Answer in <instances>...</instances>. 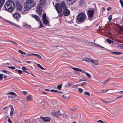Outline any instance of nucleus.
<instances>
[{"instance_id":"f257e3e1","label":"nucleus","mask_w":123,"mask_h":123,"mask_svg":"<svg viewBox=\"0 0 123 123\" xmlns=\"http://www.w3.org/2000/svg\"><path fill=\"white\" fill-rule=\"evenodd\" d=\"M5 9L7 11L12 12L15 7V4L13 1L8 0L6 2L4 5Z\"/></svg>"},{"instance_id":"f03ea898","label":"nucleus","mask_w":123,"mask_h":123,"mask_svg":"<svg viewBox=\"0 0 123 123\" xmlns=\"http://www.w3.org/2000/svg\"><path fill=\"white\" fill-rule=\"evenodd\" d=\"M36 3L33 0H27L24 5V11H27L31 8L34 7Z\"/></svg>"},{"instance_id":"7ed1b4c3","label":"nucleus","mask_w":123,"mask_h":123,"mask_svg":"<svg viewBox=\"0 0 123 123\" xmlns=\"http://www.w3.org/2000/svg\"><path fill=\"white\" fill-rule=\"evenodd\" d=\"M86 17V15L84 13L80 12L77 16V19L79 22H82L85 19Z\"/></svg>"},{"instance_id":"20e7f679","label":"nucleus","mask_w":123,"mask_h":123,"mask_svg":"<svg viewBox=\"0 0 123 123\" xmlns=\"http://www.w3.org/2000/svg\"><path fill=\"white\" fill-rule=\"evenodd\" d=\"M94 12V10L92 9L91 10H89L88 11L87 13V15L88 16V18L90 20L93 16Z\"/></svg>"},{"instance_id":"39448f33","label":"nucleus","mask_w":123,"mask_h":123,"mask_svg":"<svg viewBox=\"0 0 123 123\" xmlns=\"http://www.w3.org/2000/svg\"><path fill=\"white\" fill-rule=\"evenodd\" d=\"M61 5L57 3L55 6V9L59 13H61L62 11V7Z\"/></svg>"},{"instance_id":"423d86ee","label":"nucleus","mask_w":123,"mask_h":123,"mask_svg":"<svg viewBox=\"0 0 123 123\" xmlns=\"http://www.w3.org/2000/svg\"><path fill=\"white\" fill-rule=\"evenodd\" d=\"M43 21V24L45 25L48 24V20L46 18V15L45 13H44L42 16Z\"/></svg>"},{"instance_id":"0eeeda50","label":"nucleus","mask_w":123,"mask_h":123,"mask_svg":"<svg viewBox=\"0 0 123 123\" xmlns=\"http://www.w3.org/2000/svg\"><path fill=\"white\" fill-rule=\"evenodd\" d=\"M16 6V9L17 11H20L22 10V6L19 2H17Z\"/></svg>"},{"instance_id":"6e6552de","label":"nucleus","mask_w":123,"mask_h":123,"mask_svg":"<svg viewBox=\"0 0 123 123\" xmlns=\"http://www.w3.org/2000/svg\"><path fill=\"white\" fill-rule=\"evenodd\" d=\"M13 16L18 21V19L20 17L21 15L19 13L15 12L13 15Z\"/></svg>"},{"instance_id":"1a4fd4ad","label":"nucleus","mask_w":123,"mask_h":123,"mask_svg":"<svg viewBox=\"0 0 123 123\" xmlns=\"http://www.w3.org/2000/svg\"><path fill=\"white\" fill-rule=\"evenodd\" d=\"M32 17L35 18V19L37 21H39L40 25L39 28H41L42 26L41 25L42 22L40 20V19L39 17L36 15H34L32 16Z\"/></svg>"},{"instance_id":"9d476101","label":"nucleus","mask_w":123,"mask_h":123,"mask_svg":"<svg viewBox=\"0 0 123 123\" xmlns=\"http://www.w3.org/2000/svg\"><path fill=\"white\" fill-rule=\"evenodd\" d=\"M36 11L39 15H41L42 13V9L41 6H38L37 8Z\"/></svg>"},{"instance_id":"9b49d317","label":"nucleus","mask_w":123,"mask_h":123,"mask_svg":"<svg viewBox=\"0 0 123 123\" xmlns=\"http://www.w3.org/2000/svg\"><path fill=\"white\" fill-rule=\"evenodd\" d=\"M69 11L67 8L64 9L63 11V14L64 16H66L70 14Z\"/></svg>"},{"instance_id":"f8f14e48","label":"nucleus","mask_w":123,"mask_h":123,"mask_svg":"<svg viewBox=\"0 0 123 123\" xmlns=\"http://www.w3.org/2000/svg\"><path fill=\"white\" fill-rule=\"evenodd\" d=\"M72 68L74 70L76 71L80 72L86 74V73L85 71L78 68Z\"/></svg>"},{"instance_id":"ddd939ff","label":"nucleus","mask_w":123,"mask_h":123,"mask_svg":"<svg viewBox=\"0 0 123 123\" xmlns=\"http://www.w3.org/2000/svg\"><path fill=\"white\" fill-rule=\"evenodd\" d=\"M40 118L42 119L45 122H49L50 121L51 118L49 117H40Z\"/></svg>"},{"instance_id":"4468645a","label":"nucleus","mask_w":123,"mask_h":123,"mask_svg":"<svg viewBox=\"0 0 123 123\" xmlns=\"http://www.w3.org/2000/svg\"><path fill=\"white\" fill-rule=\"evenodd\" d=\"M24 42L27 43H28L32 42V39L31 38H29L24 39Z\"/></svg>"},{"instance_id":"2eb2a0df","label":"nucleus","mask_w":123,"mask_h":123,"mask_svg":"<svg viewBox=\"0 0 123 123\" xmlns=\"http://www.w3.org/2000/svg\"><path fill=\"white\" fill-rule=\"evenodd\" d=\"M67 3L69 5H72L73 3L76 0H66Z\"/></svg>"},{"instance_id":"dca6fc26","label":"nucleus","mask_w":123,"mask_h":123,"mask_svg":"<svg viewBox=\"0 0 123 123\" xmlns=\"http://www.w3.org/2000/svg\"><path fill=\"white\" fill-rule=\"evenodd\" d=\"M60 4L61 5L62 8L63 9H64L67 8L66 5L64 2H61L60 3Z\"/></svg>"},{"instance_id":"f3484780","label":"nucleus","mask_w":123,"mask_h":123,"mask_svg":"<svg viewBox=\"0 0 123 123\" xmlns=\"http://www.w3.org/2000/svg\"><path fill=\"white\" fill-rule=\"evenodd\" d=\"M32 96L31 95H30L28 96L26 98V100L28 101H31L33 100Z\"/></svg>"},{"instance_id":"a211bd4d","label":"nucleus","mask_w":123,"mask_h":123,"mask_svg":"<svg viewBox=\"0 0 123 123\" xmlns=\"http://www.w3.org/2000/svg\"><path fill=\"white\" fill-rule=\"evenodd\" d=\"M90 62H92L93 64L94 65H98V61H97L93 60L91 59Z\"/></svg>"},{"instance_id":"6ab92c4d","label":"nucleus","mask_w":123,"mask_h":123,"mask_svg":"<svg viewBox=\"0 0 123 123\" xmlns=\"http://www.w3.org/2000/svg\"><path fill=\"white\" fill-rule=\"evenodd\" d=\"M5 0H0V8H1L3 6Z\"/></svg>"},{"instance_id":"aec40b11","label":"nucleus","mask_w":123,"mask_h":123,"mask_svg":"<svg viewBox=\"0 0 123 123\" xmlns=\"http://www.w3.org/2000/svg\"><path fill=\"white\" fill-rule=\"evenodd\" d=\"M91 59L85 57L83 58V60L85 61L89 62L90 61Z\"/></svg>"},{"instance_id":"412c9836","label":"nucleus","mask_w":123,"mask_h":123,"mask_svg":"<svg viewBox=\"0 0 123 123\" xmlns=\"http://www.w3.org/2000/svg\"><path fill=\"white\" fill-rule=\"evenodd\" d=\"M11 106V111L10 113V114L11 116L13 115V111L14 110V109L13 107L11 105H10Z\"/></svg>"},{"instance_id":"4be33fe9","label":"nucleus","mask_w":123,"mask_h":123,"mask_svg":"<svg viewBox=\"0 0 123 123\" xmlns=\"http://www.w3.org/2000/svg\"><path fill=\"white\" fill-rule=\"evenodd\" d=\"M111 52L112 53L114 54L117 55H120L122 53L121 52Z\"/></svg>"},{"instance_id":"5701e85b","label":"nucleus","mask_w":123,"mask_h":123,"mask_svg":"<svg viewBox=\"0 0 123 123\" xmlns=\"http://www.w3.org/2000/svg\"><path fill=\"white\" fill-rule=\"evenodd\" d=\"M45 3V0H40V4L41 5H44Z\"/></svg>"},{"instance_id":"b1692460","label":"nucleus","mask_w":123,"mask_h":123,"mask_svg":"<svg viewBox=\"0 0 123 123\" xmlns=\"http://www.w3.org/2000/svg\"><path fill=\"white\" fill-rule=\"evenodd\" d=\"M18 52L21 54H25V55L27 56V54L21 50H18Z\"/></svg>"},{"instance_id":"393cba45","label":"nucleus","mask_w":123,"mask_h":123,"mask_svg":"<svg viewBox=\"0 0 123 123\" xmlns=\"http://www.w3.org/2000/svg\"><path fill=\"white\" fill-rule=\"evenodd\" d=\"M72 85H73V84L71 83H67L66 84L65 86L66 87H69Z\"/></svg>"},{"instance_id":"a878e982","label":"nucleus","mask_w":123,"mask_h":123,"mask_svg":"<svg viewBox=\"0 0 123 123\" xmlns=\"http://www.w3.org/2000/svg\"><path fill=\"white\" fill-rule=\"evenodd\" d=\"M50 91L52 92H58L60 93H62V92H59L56 90L54 89L51 90H50Z\"/></svg>"},{"instance_id":"bb28decb","label":"nucleus","mask_w":123,"mask_h":123,"mask_svg":"<svg viewBox=\"0 0 123 123\" xmlns=\"http://www.w3.org/2000/svg\"><path fill=\"white\" fill-rule=\"evenodd\" d=\"M8 94L12 95L13 96H16V93L12 92H9L8 93Z\"/></svg>"},{"instance_id":"cd10ccee","label":"nucleus","mask_w":123,"mask_h":123,"mask_svg":"<svg viewBox=\"0 0 123 123\" xmlns=\"http://www.w3.org/2000/svg\"><path fill=\"white\" fill-rule=\"evenodd\" d=\"M33 46L35 47H38L39 46L37 42H34V44L33 45Z\"/></svg>"},{"instance_id":"c85d7f7f","label":"nucleus","mask_w":123,"mask_h":123,"mask_svg":"<svg viewBox=\"0 0 123 123\" xmlns=\"http://www.w3.org/2000/svg\"><path fill=\"white\" fill-rule=\"evenodd\" d=\"M37 67L40 68L42 69L43 70H44L45 69V68H44L42 67L39 64H37Z\"/></svg>"},{"instance_id":"c756f323","label":"nucleus","mask_w":123,"mask_h":123,"mask_svg":"<svg viewBox=\"0 0 123 123\" xmlns=\"http://www.w3.org/2000/svg\"><path fill=\"white\" fill-rule=\"evenodd\" d=\"M62 84H63L62 83L61 84H60L57 85V89H60L62 88Z\"/></svg>"},{"instance_id":"7c9ffc66","label":"nucleus","mask_w":123,"mask_h":123,"mask_svg":"<svg viewBox=\"0 0 123 123\" xmlns=\"http://www.w3.org/2000/svg\"><path fill=\"white\" fill-rule=\"evenodd\" d=\"M25 27L28 29H30L31 28V26L30 25L26 24L25 25Z\"/></svg>"},{"instance_id":"2f4dec72","label":"nucleus","mask_w":123,"mask_h":123,"mask_svg":"<svg viewBox=\"0 0 123 123\" xmlns=\"http://www.w3.org/2000/svg\"><path fill=\"white\" fill-rule=\"evenodd\" d=\"M32 82V84L33 85V87L35 86L36 87H37L38 85H37V83H36L33 82Z\"/></svg>"},{"instance_id":"473e14b6","label":"nucleus","mask_w":123,"mask_h":123,"mask_svg":"<svg viewBox=\"0 0 123 123\" xmlns=\"http://www.w3.org/2000/svg\"><path fill=\"white\" fill-rule=\"evenodd\" d=\"M110 79H108L105 80L103 82V84L104 85L106 84L109 81Z\"/></svg>"},{"instance_id":"72a5a7b5","label":"nucleus","mask_w":123,"mask_h":123,"mask_svg":"<svg viewBox=\"0 0 123 123\" xmlns=\"http://www.w3.org/2000/svg\"><path fill=\"white\" fill-rule=\"evenodd\" d=\"M57 113L59 115L61 116L63 114V113L62 111H59L57 112Z\"/></svg>"},{"instance_id":"f704fd0d","label":"nucleus","mask_w":123,"mask_h":123,"mask_svg":"<svg viewBox=\"0 0 123 123\" xmlns=\"http://www.w3.org/2000/svg\"><path fill=\"white\" fill-rule=\"evenodd\" d=\"M3 74H0V80L1 81L2 80L3 78Z\"/></svg>"},{"instance_id":"c9c22d12","label":"nucleus","mask_w":123,"mask_h":123,"mask_svg":"<svg viewBox=\"0 0 123 123\" xmlns=\"http://www.w3.org/2000/svg\"><path fill=\"white\" fill-rule=\"evenodd\" d=\"M83 93L84 94L86 95L90 96V95L89 92H87L85 91Z\"/></svg>"},{"instance_id":"e433bc0d","label":"nucleus","mask_w":123,"mask_h":123,"mask_svg":"<svg viewBox=\"0 0 123 123\" xmlns=\"http://www.w3.org/2000/svg\"><path fill=\"white\" fill-rule=\"evenodd\" d=\"M62 97L63 98H64L66 99H68L69 98V96H64V95H63L62 96Z\"/></svg>"},{"instance_id":"4c0bfd02","label":"nucleus","mask_w":123,"mask_h":123,"mask_svg":"<svg viewBox=\"0 0 123 123\" xmlns=\"http://www.w3.org/2000/svg\"><path fill=\"white\" fill-rule=\"evenodd\" d=\"M122 97H123V96L122 95L120 96H119L117 97L116 98V99H115L114 100H112L113 102H114L118 98H121Z\"/></svg>"},{"instance_id":"58836bf2","label":"nucleus","mask_w":123,"mask_h":123,"mask_svg":"<svg viewBox=\"0 0 123 123\" xmlns=\"http://www.w3.org/2000/svg\"><path fill=\"white\" fill-rule=\"evenodd\" d=\"M108 18L109 20V21L111 22L112 18V16L111 15H110L108 17Z\"/></svg>"},{"instance_id":"ea45409f","label":"nucleus","mask_w":123,"mask_h":123,"mask_svg":"<svg viewBox=\"0 0 123 123\" xmlns=\"http://www.w3.org/2000/svg\"><path fill=\"white\" fill-rule=\"evenodd\" d=\"M107 41L108 43L110 44L113 43V42L112 41L109 39H107Z\"/></svg>"},{"instance_id":"a19ab883","label":"nucleus","mask_w":123,"mask_h":123,"mask_svg":"<svg viewBox=\"0 0 123 123\" xmlns=\"http://www.w3.org/2000/svg\"><path fill=\"white\" fill-rule=\"evenodd\" d=\"M120 31L123 32V26H121L119 27Z\"/></svg>"},{"instance_id":"79ce46f5","label":"nucleus","mask_w":123,"mask_h":123,"mask_svg":"<svg viewBox=\"0 0 123 123\" xmlns=\"http://www.w3.org/2000/svg\"><path fill=\"white\" fill-rule=\"evenodd\" d=\"M42 99H38L37 100V102L39 103H41L42 102Z\"/></svg>"},{"instance_id":"37998d69","label":"nucleus","mask_w":123,"mask_h":123,"mask_svg":"<svg viewBox=\"0 0 123 123\" xmlns=\"http://www.w3.org/2000/svg\"><path fill=\"white\" fill-rule=\"evenodd\" d=\"M120 2L121 5L122 7L123 8V1L122 0H120Z\"/></svg>"},{"instance_id":"c03bdc74","label":"nucleus","mask_w":123,"mask_h":123,"mask_svg":"<svg viewBox=\"0 0 123 123\" xmlns=\"http://www.w3.org/2000/svg\"><path fill=\"white\" fill-rule=\"evenodd\" d=\"M2 72L6 74H9L8 72H9L8 71H7L5 70H2Z\"/></svg>"},{"instance_id":"a18cd8bd","label":"nucleus","mask_w":123,"mask_h":123,"mask_svg":"<svg viewBox=\"0 0 123 123\" xmlns=\"http://www.w3.org/2000/svg\"><path fill=\"white\" fill-rule=\"evenodd\" d=\"M15 70L17 71L18 72L19 74H22V71L20 70H18L17 69H16V70Z\"/></svg>"},{"instance_id":"49530a36","label":"nucleus","mask_w":123,"mask_h":123,"mask_svg":"<svg viewBox=\"0 0 123 123\" xmlns=\"http://www.w3.org/2000/svg\"><path fill=\"white\" fill-rule=\"evenodd\" d=\"M85 74L89 78H90L91 77L90 75L88 73L86 72Z\"/></svg>"},{"instance_id":"de8ad7c7","label":"nucleus","mask_w":123,"mask_h":123,"mask_svg":"<svg viewBox=\"0 0 123 123\" xmlns=\"http://www.w3.org/2000/svg\"><path fill=\"white\" fill-rule=\"evenodd\" d=\"M8 67L9 68L11 69H15V68L13 67H10V66H8Z\"/></svg>"},{"instance_id":"09e8293b","label":"nucleus","mask_w":123,"mask_h":123,"mask_svg":"<svg viewBox=\"0 0 123 123\" xmlns=\"http://www.w3.org/2000/svg\"><path fill=\"white\" fill-rule=\"evenodd\" d=\"M12 25H15L17 27H20V26L19 25H17L16 24L13 23H12Z\"/></svg>"},{"instance_id":"8fccbe9b","label":"nucleus","mask_w":123,"mask_h":123,"mask_svg":"<svg viewBox=\"0 0 123 123\" xmlns=\"http://www.w3.org/2000/svg\"><path fill=\"white\" fill-rule=\"evenodd\" d=\"M38 58L40 59L41 58V56L37 54L36 56Z\"/></svg>"},{"instance_id":"3c124183","label":"nucleus","mask_w":123,"mask_h":123,"mask_svg":"<svg viewBox=\"0 0 123 123\" xmlns=\"http://www.w3.org/2000/svg\"><path fill=\"white\" fill-rule=\"evenodd\" d=\"M78 90L79 91V92L81 93L83 91V90L82 89L80 88H79Z\"/></svg>"},{"instance_id":"603ef678","label":"nucleus","mask_w":123,"mask_h":123,"mask_svg":"<svg viewBox=\"0 0 123 123\" xmlns=\"http://www.w3.org/2000/svg\"><path fill=\"white\" fill-rule=\"evenodd\" d=\"M8 122L9 123H13L12 122H11V120L10 119V118L9 117H8Z\"/></svg>"},{"instance_id":"864d4df0","label":"nucleus","mask_w":123,"mask_h":123,"mask_svg":"<svg viewBox=\"0 0 123 123\" xmlns=\"http://www.w3.org/2000/svg\"><path fill=\"white\" fill-rule=\"evenodd\" d=\"M97 122H99L101 123H104V122L102 121L101 120H99L97 121Z\"/></svg>"},{"instance_id":"5fc2aeb1","label":"nucleus","mask_w":123,"mask_h":123,"mask_svg":"<svg viewBox=\"0 0 123 123\" xmlns=\"http://www.w3.org/2000/svg\"><path fill=\"white\" fill-rule=\"evenodd\" d=\"M107 91V90H104L102 91L101 92L102 93H104L106 92Z\"/></svg>"},{"instance_id":"6e6d98bb","label":"nucleus","mask_w":123,"mask_h":123,"mask_svg":"<svg viewBox=\"0 0 123 123\" xmlns=\"http://www.w3.org/2000/svg\"><path fill=\"white\" fill-rule=\"evenodd\" d=\"M22 93L24 95H25L27 94L26 92L25 91H23Z\"/></svg>"},{"instance_id":"4d7b16f0","label":"nucleus","mask_w":123,"mask_h":123,"mask_svg":"<svg viewBox=\"0 0 123 123\" xmlns=\"http://www.w3.org/2000/svg\"><path fill=\"white\" fill-rule=\"evenodd\" d=\"M86 84V82H83L82 83H81V86H83L84 85H85Z\"/></svg>"},{"instance_id":"13d9d810","label":"nucleus","mask_w":123,"mask_h":123,"mask_svg":"<svg viewBox=\"0 0 123 123\" xmlns=\"http://www.w3.org/2000/svg\"><path fill=\"white\" fill-rule=\"evenodd\" d=\"M86 80L85 79H82L80 80L79 81L80 82L83 81H85Z\"/></svg>"},{"instance_id":"bf43d9fd","label":"nucleus","mask_w":123,"mask_h":123,"mask_svg":"<svg viewBox=\"0 0 123 123\" xmlns=\"http://www.w3.org/2000/svg\"><path fill=\"white\" fill-rule=\"evenodd\" d=\"M22 68L23 71L27 70V69L25 67H23Z\"/></svg>"},{"instance_id":"052dcab7","label":"nucleus","mask_w":123,"mask_h":123,"mask_svg":"<svg viewBox=\"0 0 123 123\" xmlns=\"http://www.w3.org/2000/svg\"><path fill=\"white\" fill-rule=\"evenodd\" d=\"M102 100L104 103H109V102H108L105 101L104 100Z\"/></svg>"},{"instance_id":"680f3d73","label":"nucleus","mask_w":123,"mask_h":123,"mask_svg":"<svg viewBox=\"0 0 123 123\" xmlns=\"http://www.w3.org/2000/svg\"><path fill=\"white\" fill-rule=\"evenodd\" d=\"M25 62L26 63H28L29 64H30L31 63V62L30 61H26Z\"/></svg>"},{"instance_id":"e2e57ef3","label":"nucleus","mask_w":123,"mask_h":123,"mask_svg":"<svg viewBox=\"0 0 123 123\" xmlns=\"http://www.w3.org/2000/svg\"><path fill=\"white\" fill-rule=\"evenodd\" d=\"M111 9V7H109L107 9V10L108 11H110Z\"/></svg>"},{"instance_id":"0e129e2a","label":"nucleus","mask_w":123,"mask_h":123,"mask_svg":"<svg viewBox=\"0 0 123 123\" xmlns=\"http://www.w3.org/2000/svg\"><path fill=\"white\" fill-rule=\"evenodd\" d=\"M32 54H33V53L30 54V53H28L27 54V56H30V55H32Z\"/></svg>"},{"instance_id":"69168bd1","label":"nucleus","mask_w":123,"mask_h":123,"mask_svg":"<svg viewBox=\"0 0 123 123\" xmlns=\"http://www.w3.org/2000/svg\"><path fill=\"white\" fill-rule=\"evenodd\" d=\"M47 93V92H42V93L43 94H46Z\"/></svg>"},{"instance_id":"338daca9","label":"nucleus","mask_w":123,"mask_h":123,"mask_svg":"<svg viewBox=\"0 0 123 123\" xmlns=\"http://www.w3.org/2000/svg\"><path fill=\"white\" fill-rule=\"evenodd\" d=\"M12 43H13L15 45H17L18 44L15 42H12Z\"/></svg>"},{"instance_id":"774afa93","label":"nucleus","mask_w":123,"mask_h":123,"mask_svg":"<svg viewBox=\"0 0 123 123\" xmlns=\"http://www.w3.org/2000/svg\"><path fill=\"white\" fill-rule=\"evenodd\" d=\"M53 115L54 116H56V114L55 113H53Z\"/></svg>"}]
</instances>
